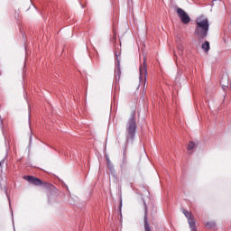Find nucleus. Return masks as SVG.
<instances>
[{"instance_id":"4468645a","label":"nucleus","mask_w":231,"mask_h":231,"mask_svg":"<svg viewBox=\"0 0 231 231\" xmlns=\"http://www.w3.org/2000/svg\"><path fill=\"white\" fill-rule=\"evenodd\" d=\"M193 149H196V143L190 141L188 144V151H192Z\"/></svg>"},{"instance_id":"20e7f679","label":"nucleus","mask_w":231,"mask_h":231,"mask_svg":"<svg viewBox=\"0 0 231 231\" xmlns=\"http://www.w3.org/2000/svg\"><path fill=\"white\" fill-rule=\"evenodd\" d=\"M139 86H145V82H147V63L145 58H143V62L139 67Z\"/></svg>"},{"instance_id":"1a4fd4ad","label":"nucleus","mask_w":231,"mask_h":231,"mask_svg":"<svg viewBox=\"0 0 231 231\" xmlns=\"http://www.w3.org/2000/svg\"><path fill=\"white\" fill-rule=\"evenodd\" d=\"M222 89L225 91L228 88V76H223L220 79Z\"/></svg>"},{"instance_id":"f257e3e1","label":"nucleus","mask_w":231,"mask_h":231,"mask_svg":"<svg viewBox=\"0 0 231 231\" xmlns=\"http://www.w3.org/2000/svg\"><path fill=\"white\" fill-rule=\"evenodd\" d=\"M136 112L134 111L126 123L125 143L123 151V158L119 164L122 172H125L129 167V162H127L125 152L127 151V145H129V143H134V138H136Z\"/></svg>"},{"instance_id":"4be33fe9","label":"nucleus","mask_w":231,"mask_h":231,"mask_svg":"<svg viewBox=\"0 0 231 231\" xmlns=\"http://www.w3.org/2000/svg\"><path fill=\"white\" fill-rule=\"evenodd\" d=\"M20 32H23V29H20Z\"/></svg>"},{"instance_id":"6e6552de","label":"nucleus","mask_w":231,"mask_h":231,"mask_svg":"<svg viewBox=\"0 0 231 231\" xmlns=\"http://www.w3.org/2000/svg\"><path fill=\"white\" fill-rule=\"evenodd\" d=\"M0 127L2 129L3 135L5 137V147L8 148V145H10V142L8 141V138L6 137V135L5 134V126L3 125V118H1V116H0Z\"/></svg>"},{"instance_id":"9b49d317","label":"nucleus","mask_w":231,"mask_h":231,"mask_svg":"<svg viewBox=\"0 0 231 231\" xmlns=\"http://www.w3.org/2000/svg\"><path fill=\"white\" fill-rule=\"evenodd\" d=\"M201 48L205 53H208V51H210V42L206 41L204 43H202Z\"/></svg>"},{"instance_id":"423d86ee","label":"nucleus","mask_w":231,"mask_h":231,"mask_svg":"<svg viewBox=\"0 0 231 231\" xmlns=\"http://www.w3.org/2000/svg\"><path fill=\"white\" fill-rule=\"evenodd\" d=\"M177 14L183 24H189V23H190V16H189V14H187L183 9L178 7Z\"/></svg>"},{"instance_id":"f3484780","label":"nucleus","mask_w":231,"mask_h":231,"mask_svg":"<svg viewBox=\"0 0 231 231\" xmlns=\"http://www.w3.org/2000/svg\"><path fill=\"white\" fill-rule=\"evenodd\" d=\"M183 214L187 217L188 220L192 218V214L189 213V211H187L185 209L183 210Z\"/></svg>"},{"instance_id":"6ab92c4d","label":"nucleus","mask_w":231,"mask_h":231,"mask_svg":"<svg viewBox=\"0 0 231 231\" xmlns=\"http://www.w3.org/2000/svg\"><path fill=\"white\" fill-rule=\"evenodd\" d=\"M32 135L30 136V139H29V149L30 147H32Z\"/></svg>"},{"instance_id":"2eb2a0df","label":"nucleus","mask_w":231,"mask_h":231,"mask_svg":"<svg viewBox=\"0 0 231 231\" xmlns=\"http://www.w3.org/2000/svg\"><path fill=\"white\" fill-rule=\"evenodd\" d=\"M119 214L122 217V193L119 195Z\"/></svg>"},{"instance_id":"f03ea898","label":"nucleus","mask_w":231,"mask_h":231,"mask_svg":"<svg viewBox=\"0 0 231 231\" xmlns=\"http://www.w3.org/2000/svg\"><path fill=\"white\" fill-rule=\"evenodd\" d=\"M23 180H26L29 183L32 185H35V187H44V189H49L51 193H49L48 196V202L51 203V198H53V194H57V188L53 186V184L50 182H43L37 177H33L32 175H27L23 177Z\"/></svg>"},{"instance_id":"7ed1b4c3","label":"nucleus","mask_w":231,"mask_h":231,"mask_svg":"<svg viewBox=\"0 0 231 231\" xmlns=\"http://www.w3.org/2000/svg\"><path fill=\"white\" fill-rule=\"evenodd\" d=\"M208 30H210V23L208 22V18L199 19L196 22V29L194 33L198 39H206V37L208 35Z\"/></svg>"},{"instance_id":"39448f33","label":"nucleus","mask_w":231,"mask_h":231,"mask_svg":"<svg viewBox=\"0 0 231 231\" xmlns=\"http://www.w3.org/2000/svg\"><path fill=\"white\" fill-rule=\"evenodd\" d=\"M120 51H116V66H115V79L116 82H120V77L122 75V69L120 68Z\"/></svg>"},{"instance_id":"f8f14e48","label":"nucleus","mask_w":231,"mask_h":231,"mask_svg":"<svg viewBox=\"0 0 231 231\" xmlns=\"http://www.w3.org/2000/svg\"><path fill=\"white\" fill-rule=\"evenodd\" d=\"M206 227L211 229V230H214L216 229V222L215 221H208L206 223Z\"/></svg>"},{"instance_id":"ddd939ff","label":"nucleus","mask_w":231,"mask_h":231,"mask_svg":"<svg viewBox=\"0 0 231 231\" xmlns=\"http://www.w3.org/2000/svg\"><path fill=\"white\" fill-rule=\"evenodd\" d=\"M183 50H184L183 44L179 43V44L177 45V52H178V55H180V56L183 55Z\"/></svg>"},{"instance_id":"412c9836","label":"nucleus","mask_w":231,"mask_h":231,"mask_svg":"<svg viewBox=\"0 0 231 231\" xmlns=\"http://www.w3.org/2000/svg\"><path fill=\"white\" fill-rule=\"evenodd\" d=\"M61 154H63V156H66V154H68L66 152H61Z\"/></svg>"},{"instance_id":"dca6fc26","label":"nucleus","mask_w":231,"mask_h":231,"mask_svg":"<svg viewBox=\"0 0 231 231\" xmlns=\"http://www.w3.org/2000/svg\"><path fill=\"white\" fill-rule=\"evenodd\" d=\"M5 196L9 201V206L12 207V200L10 199V195H8V189L5 188Z\"/></svg>"},{"instance_id":"aec40b11","label":"nucleus","mask_w":231,"mask_h":231,"mask_svg":"<svg viewBox=\"0 0 231 231\" xmlns=\"http://www.w3.org/2000/svg\"><path fill=\"white\" fill-rule=\"evenodd\" d=\"M106 163H107V165H108L109 163H112V162H111V160H109V157H106Z\"/></svg>"},{"instance_id":"9d476101","label":"nucleus","mask_w":231,"mask_h":231,"mask_svg":"<svg viewBox=\"0 0 231 231\" xmlns=\"http://www.w3.org/2000/svg\"><path fill=\"white\" fill-rule=\"evenodd\" d=\"M188 223H189V227H190V230H191V231H196V230H197V227H196V221L194 220L193 217L189 218V219H188Z\"/></svg>"},{"instance_id":"5701e85b","label":"nucleus","mask_w":231,"mask_h":231,"mask_svg":"<svg viewBox=\"0 0 231 231\" xmlns=\"http://www.w3.org/2000/svg\"><path fill=\"white\" fill-rule=\"evenodd\" d=\"M0 167H1V162H0Z\"/></svg>"},{"instance_id":"0eeeda50","label":"nucleus","mask_w":231,"mask_h":231,"mask_svg":"<svg viewBox=\"0 0 231 231\" xmlns=\"http://www.w3.org/2000/svg\"><path fill=\"white\" fill-rule=\"evenodd\" d=\"M144 205V217H143V223H144V231H152L151 230V225L149 224V217L148 216V210H147V203L143 201Z\"/></svg>"},{"instance_id":"a211bd4d","label":"nucleus","mask_w":231,"mask_h":231,"mask_svg":"<svg viewBox=\"0 0 231 231\" xmlns=\"http://www.w3.org/2000/svg\"><path fill=\"white\" fill-rule=\"evenodd\" d=\"M107 168H108V171H110V172H115V166L113 165V162H110L109 164H107Z\"/></svg>"}]
</instances>
